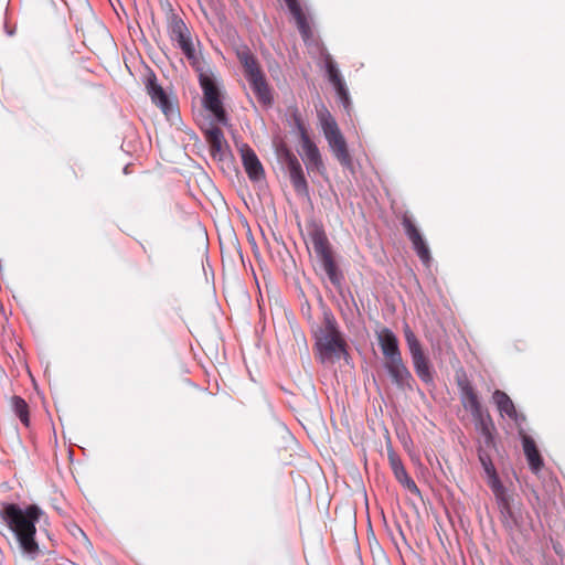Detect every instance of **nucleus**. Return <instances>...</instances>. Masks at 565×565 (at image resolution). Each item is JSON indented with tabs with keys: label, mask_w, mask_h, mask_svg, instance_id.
<instances>
[{
	"label": "nucleus",
	"mask_w": 565,
	"mask_h": 565,
	"mask_svg": "<svg viewBox=\"0 0 565 565\" xmlns=\"http://www.w3.org/2000/svg\"><path fill=\"white\" fill-rule=\"evenodd\" d=\"M44 511L36 504L21 507L18 503H4L0 509V518L7 526L4 534L14 555L28 562L44 557L49 551L36 539V523Z\"/></svg>",
	"instance_id": "f257e3e1"
},
{
	"label": "nucleus",
	"mask_w": 565,
	"mask_h": 565,
	"mask_svg": "<svg viewBox=\"0 0 565 565\" xmlns=\"http://www.w3.org/2000/svg\"><path fill=\"white\" fill-rule=\"evenodd\" d=\"M316 359L323 365L334 364L340 360L349 363V344L344 332L330 308H323L322 326L313 332Z\"/></svg>",
	"instance_id": "f03ea898"
},
{
	"label": "nucleus",
	"mask_w": 565,
	"mask_h": 565,
	"mask_svg": "<svg viewBox=\"0 0 565 565\" xmlns=\"http://www.w3.org/2000/svg\"><path fill=\"white\" fill-rule=\"evenodd\" d=\"M237 57L244 67L245 78L249 83L257 100L265 108H270L274 105V96L257 58L247 47L237 52Z\"/></svg>",
	"instance_id": "7ed1b4c3"
},
{
	"label": "nucleus",
	"mask_w": 565,
	"mask_h": 565,
	"mask_svg": "<svg viewBox=\"0 0 565 565\" xmlns=\"http://www.w3.org/2000/svg\"><path fill=\"white\" fill-rule=\"evenodd\" d=\"M309 237L313 250L330 282L335 287H340L343 280V275L333 258L331 245L323 227L321 225H313L309 232Z\"/></svg>",
	"instance_id": "20e7f679"
},
{
	"label": "nucleus",
	"mask_w": 565,
	"mask_h": 565,
	"mask_svg": "<svg viewBox=\"0 0 565 565\" xmlns=\"http://www.w3.org/2000/svg\"><path fill=\"white\" fill-rule=\"evenodd\" d=\"M404 337L417 377L428 386L434 385L435 372L433 365L425 354L420 341L408 324L404 326Z\"/></svg>",
	"instance_id": "39448f33"
},
{
	"label": "nucleus",
	"mask_w": 565,
	"mask_h": 565,
	"mask_svg": "<svg viewBox=\"0 0 565 565\" xmlns=\"http://www.w3.org/2000/svg\"><path fill=\"white\" fill-rule=\"evenodd\" d=\"M321 127L324 138L328 141L329 148L337 160L341 163L342 167L352 169L353 162L348 150L347 141L341 130L339 129L337 121L329 113L327 116L321 118Z\"/></svg>",
	"instance_id": "423d86ee"
},
{
	"label": "nucleus",
	"mask_w": 565,
	"mask_h": 565,
	"mask_svg": "<svg viewBox=\"0 0 565 565\" xmlns=\"http://www.w3.org/2000/svg\"><path fill=\"white\" fill-rule=\"evenodd\" d=\"M168 31L172 42H175L190 64L200 70V60L192 42L191 33L185 22L175 13L168 19Z\"/></svg>",
	"instance_id": "0eeeda50"
},
{
	"label": "nucleus",
	"mask_w": 565,
	"mask_h": 565,
	"mask_svg": "<svg viewBox=\"0 0 565 565\" xmlns=\"http://www.w3.org/2000/svg\"><path fill=\"white\" fill-rule=\"evenodd\" d=\"M277 157L289 172L290 182L299 195H308L309 188L302 167L296 154L284 143L276 149Z\"/></svg>",
	"instance_id": "6e6552de"
},
{
	"label": "nucleus",
	"mask_w": 565,
	"mask_h": 565,
	"mask_svg": "<svg viewBox=\"0 0 565 565\" xmlns=\"http://www.w3.org/2000/svg\"><path fill=\"white\" fill-rule=\"evenodd\" d=\"M322 57L326 76L329 83L332 85L339 103L342 105L343 109L350 114L352 109V100L347 84L338 68V65L330 53L323 52Z\"/></svg>",
	"instance_id": "1a4fd4ad"
},
{
	"label": "nucleus",
	"mask_w": 565,
	"mask_h": 565,
	"mask_svg": "<svg viewBox=\"0 0 565 565\" xmlns=\"http://www.w3.org/2000/svg\"><path fill=\"white\" fill-rule=\"evenodd\" d=\"M384 369L397 390L403 392H413L415 390L416 380L403 359L394 362H385Z\"/></svg>",
	"instance_id": "9d476101"
},
{
	"label": "nucleus",
	"mask_w": 565,
	"mask_h": 565,
	"mask_svg": "<svg viewBox=\"0 0 565 565\" xmlns=\"http://www.w3.org/2000/svg\"><path fill=\"white\" fill-rule=\"evenodd\" d=\"M402 225L405 232V235L411 241L413 245V249L416 252L417 256L422 260V263L425 266H429L431 262V255L429 247L424 239L423 235L420 234L417 226L414 224V222L408 217L404 216L402 221Z\"/></svg>",
	"instance_id": "9b49d317"
},
{
	"label": "nucleus",
	"mask_w": 565,
	"mask_h": 565,
	"mask_svg": "<svg viewBox=\"0 0 565 565\" xmlns=\"http://www.w3.org/2000/svg\"><path fill=\"white\" fill-rule=\"evenodd\" d=\"M459 397L462 407L468 411L472 417H480L486 411L482 408L478 393L467 377H459L457 381Z\"/></svg>",
	"instance_id": "f8f14e48"
},
{
	"label": "nucleus",
	"mask_w": 565,
	"mask_h": 565,
	"mask_svg": "<svg viewBox=\"0 0 565 565\" xmlns=\"http://www.w3.org/2000/svg\"><path fill=\"white\" fill-rule=\"evenodd\" d=\"M492 399L502 417H508L513 420L518 430L523 428L526 417L524 414L516 411L513 401L505 392L495 390L492 394Z\"/></svg>",
	"instance_id": "ddd939ff"
},
{
	"label": "nucleus",
	"mask_w": 565,
	"mask_h": 565,
	"mask_svg": "<svg viewBox=\"0 0 565 565\" xmlns=\"http://www.w3.org/2000/svg\"><path fill=\"white\" fill-rule=\"evenodd\" d=\"M146 88L152 103H154L167 117L174 115V109L170 98L158 83L157 76L152 71L147 75Z\"/></svg>",
	"instance_id": "4468645a"
},
{
	"label": "nucleus",
	"mask_w": 565,
	"mask_h": 565,
	"mask_svg": "<svg viewBox=\"0 0 565 565\" xmlns=\"http://www.w3.org/2000/svg\"><path fill=\"white\" fill-rule=\"evenodd\" d=\"M377 340L385 362L402 360L398 339L390 328H383L377 332Z\"/></svg>",
	"instance_id": "2eb2a0df"
},
{
	"label": "nucleus",
	"mask_w": 565,
	"mask_h": 565,
	"mask_svg": "<svg viewBox=\"0 0 565 565\" xmlns=\"http://www.w3.org/2000/svg\"><path fill=\"white\" fill-rule=\"evenodd\" d=\"M239 152L249 180L253 182L264 180L265 171L255 151L247 143H243L239 147Z\"/></svg>",
	"instance_id": "dca6fc26"
},
{
	"label": "nucleus",
	"mask_w": 565,
	"mask_h": 565,
	"mask_svg": "<svg viewBox=\"0 0 565 565\" xmlns=\"http://www.w3.org/2000/svg\"><path fill=\"white\" fill-rule=\"evenodd\" d=\"M519 436L522 443L523 452L529 463L530 469L537 473L544 466V460L540 454V450L535 444V440L525 433L524 428L519 429Z\"/></svg>",
	"instance_id": "f3484780"
},
{
	"label": "nucleus",
	"mask_w": 565,
	"mask_h": 565,
	"mask_svg": "<svg viewBox=\"0 0 565 565\" xmlns=\"http://www.w3.org/2000/svg\"><path fill=\"white\" fill-rule=\"evenodd\" d=\"M477 452L480 465L487 476V483L489 488L491 489L492 492L502 493V488H504V486L500 480V477L497 472V469L492 462L490 455L482 446L478 447Z\"/></svg>",
	"instance_id": "a211bd4d"
},
{
	"label": "nucleus",
	"mask_w": 565,
	"mask_h": 565,
	"mask_svg": "<svg viewBox=\"0 0 565 565\" xmlns=\"http://www.w3.org/2000/svg\"><path fill=\"white\" fill-rule=\"evenodd\" d=\"M199 83L203 92V105L206 110H211L223 105L218 87L212 77L201 73L199 76Z\"/></svg>",
	"instance_id": "6ab92c4d"
},
{
	"label": "nucleus",
	"mask_w": 565,
	"mask_h": 565,
	"mask_svg": "<svg viewBox=\"0 0 565 565\" xmlns=\"http://www.w3.org/2000/svg\"><path fill=\"white\" fill-rule=\"evenodd\" d=\"M390 466L393 471L395 479L405 488L408 492L420 498V490L416 482L407 473L401 458L395 454L388 455Z\"/></svg>",
	"instance_id": "aec40b11"
},
{
	"label": "nucleus",
	"mask_w": 565,
	"mask_h": 565,
	"mask_svg": "<svg viewBox=\"0 0 565 565\" xmlns=\"http://www.w3.org/2000/svg\"><path fill=\"white\" fill-rule=\"evenodd\" d=\"M300 141L307 170L322 173L324 171V164L317 145L310 139V137H303Z\"/></svg>",
	"instance_id": "412c9836"
},
{
	"label": "nucleus",
	"mask_w": 565,
	"mask_h": 565,
	"mask_svg": "<svg viewBox=\"0 0 565 565\" xmlns=\"http://www.w3.org/2000/svg\"><path fill=\"white\" fill-rule=\"evenodd\" d=\"M292 14L294 19L296 20L297 28L299 33L301 34L302 39L305 41L309 40L311 36V29L309 25V22L301 9L300 3L298 0H284Z\"/></svg>",
	"instance_id": "4be33fe9"
},
{
	"label": "nucleus",
	"mask_w": 565,
	"mask_h": 565,
	"mask_svg": "<svg viewBox=\"0 0 565 565\" xmlns=\"http://www.w3.org/2000/svg\"><path fill=\"white\" fill-rule=\"evenodd\" d=\"M493 494L500 509L503 525L508 529H513L518 522L511 508L505 487L502 488V493L493 492Z\"/></svg>",
	"instance_id": "5701e85b"
},
{
	"label": "nucleus",
	"mask_w": 565,
	"mask_h": 565,
	"mask_svg": "<svg viewBox=\"0 0 565 565\" xmlns=\"http://www.w3.org/2000/svg\"><path fill=\"white\" fill-rule=\"evenodd\" d=\"M11 406L14 414L19 417L21 423L28 427L30 425V414L29 406L25 399L22 398L21 396L14 395L11 398Z\"/></svg>",
	"instance_id": "b1692460"
},
{
	"label": "nucleus",
	"mask_w": 565,
	"mask_h": 565,
	"mask_svg": "<svg viewBox=\"0 0 565 565\" xmlns=\"http://www.w3.org/2000/svg\"><path fill=\"white\" fill-rule=\"evenodd\" d=\"M206 138L213 153L220 152L223 147L224 135L221 128L212 127L206 131Z\"/></svg>",
	"instance_id": "393cba45"
},
{
	"label": "nucleus",
	"mask_w": 565,
	"mask_h": 565,
	"mask_svg": "<svg viewBox=\"0 0 565 565\" xmlns=\"http://www.w3.org/2000/svg\"><path fill=\"white\" fill-rule=\"evenodd\" d=\"M476 424L477 430L481 435L489 434L494 430V425L491 416L488 412L481 413L480 417H472Z\"/></svg>",
	"instance_id": "a878e982"
},
{
	"label": "nucleus",
	"mask_w": 565,
	"mask_h": 565,
	"mask_svg": "<svg viewBox=\"0 0 565 565\" xmlns=\"http://www.w3.org/2000/svg\"><path fill=\"white\" fill-rule=\"evenodd\" d=\"M291 117H292V120H294L295 129H297V131L299 134L300 140H302L303 137H309L307 128H306V126H305V124H303V121L301 119V116H300V114L298 113L297 109H295L292 111Z\"/></svg>",
	"instance_id": "bb28decb"
},
{
	"label": "nucleus",
	"mask_w": 565,
	"mask_h": 565,
	"mask_svg": "<svg viewBox=\"0 0 565 565\" xmlns=\"http://www.w3.org/2000/svg\"><path fill=\"white\" fill-rule=\"evenodd\" d=\"M218 124L227 125V114L222 106L209 110Z\"/></svg>",
	"instance_id": "cd10ccee"
},
{
	"label": "nucleus",
	"mask_w": 565,
	"mask_h": 565,
	"mask_svg": "<svg viewBox=\"0 0 565 565\" xmlns=\"http://www.w3.org/2000/svg\"><path fill=\"white\" fill-rule=\"evenodd\" d=\"M481 437H482V443H483V445H481V446L486 450H487V448H494L495 447V439H494L493 431H491L489 434L481 435Z\"/></svg>",
	"instance_id": "c85d7f7f"
},
{
	"label": "nucleus",
	"mask_w": 565,
	"mask_h": 565,
	"mask_svg": "<svg viewBox=\"0 0 565 565\" xmlns=\"http://www.w3.org/2000/svg\"><path fill=\"white\" fill-rule=\"evenodd\" d=\"M348 294H349V298H350V300H351V301H352V303L356 307V302H355V299H354V297H353L352 292H351V291H349Z\"/></svg>",
	"instance_id": "c756f323"
},
{
	"label": "nucleus",
	"mask_w": 565,
	"mask_h": 565,
	"mask_svg": "<svg viewBox=\"0 0 565 565\" xmlns=\"http://www.w3.org/2000/svg\"><path fill=\"white\" fill-rule=\"evenodd\" d=\"M7 33L11 36L13 34V31H11V29H8Z\"/></svg>",
	"instance_id": "7c9ffc66"
},
{
	"label": "nucleus",
	"mask_w": 565,
	"mask_h": 565,
	"mask_svg": "<svg viewBox=\"0 0 565 565\" xmlns=\"http://www.w3.org/2000/svg\"><path fill=\"white\" fill-rule=\"evenodd\" d=\"M7 33L11 36L13 34V31H11V29H8Z\"/></svg>",
	"instance_id": "2f4dec72"
},
{
	"label": "nucleus",
	"mask_w": 565,
	"mask_h": 565,
	"mask_svg": "<svg viewBox=\"0 0 565 565\" xmlns=\"http://www.w3.org/2000/svg\"><path fill=\"white\" fill-rule=\"evenodd\" d=\"M78 531L81 532L82 536L86 537L85 533L81 529Z\"/></svg>",
	"instance_id": "473e14b6"
}]
</instances>
